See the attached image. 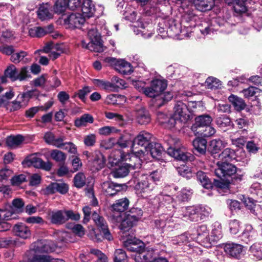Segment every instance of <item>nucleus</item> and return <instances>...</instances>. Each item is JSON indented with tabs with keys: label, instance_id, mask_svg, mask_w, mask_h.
I'll return each instance as SVG.
<instances>
[{
	"label": "nucleus",
	"instance_id": "c756f323",
	"mask_svg": "<svg viewBox=\"0 0 262 262\" xmlns=\"http://www.w3.org/2000/svg\"><path fill=\"white\" fill-rule=\"evenodd\" d=\"M13 231L16 235L24 239L28 238L31 236L30 229L23 223L15 225L13 227Z\"/></svg>",
	"mask_w": 262,
	"mask_h": 262
},
{
	"label": "nucleus",
	"instance_id": "aec40b11",
	"mask_svg": "<svg viewBox=\"0 0 262 262\" xmlns=\"http://www.w3.org/2000/svg\"><path fill=\"white\" fill-rule=\"evenodd\" d=\"M48 219L51 223L55 225H61L66 222L64 210H55L50 211L48 213Z\"/></svg>",
	"mask_w": 262,
	"mask_h": 262
},
{
	"label": "nucleus",
	"instance_id": "f3484780",
	"mask_svg": "<svg viewBox=\"0 0 262 262\" xmlns=\"http://www.w3.org/2000/svg\"><path fill=\"white\" fill-rule=\"evenodd\" d=\"M152 138V135L150 133L146 132H141L140 134L134 139L132 144V150L134 152L133 156H135V148L136 145H140L141 146L149 145V141Z\"/></svg>",
	"mask_w": 262,
	"mask_h": 262
},
{
	"label": "nucleus",
	"instance_id": "a19ab883",
	"mask_svg": "<svg viewBox=\"0 0 262 262\" xmlns=\"http://www.w3.org/2000/svg\"><path fill=\"white\" fill-rule=\"evenodd\" d=\"M226 143L220 139L212 140L209 144V148L212 154H216L221 150L226 145Z\"/></svg>",
	"mask_w": 262,
	"mask_h": 262
},
{
	"label": "nucleus",
	"instance_id": "6ab92c4d",
	"mask_svg": "<svg viewBox=\"0 0 262 262\" xmlns=\"http://www.w3.org/2000/svg\"><path fill=\"white\" fill-rule=\"evenodd\" d=\"M225 252L230 256L239 258L244 252V247L242 245L234 243H228L224 247Z\"/></svg>",
	"mask_w": 262,
	"mask_h": 262
},
{
	"label": "nucleus",
	"instance_id": "9b49d317",
	"mask_svg": "<svg viewBox=\"0 0 262 262\" xmlns=\"http://www.w3.org/2000/svg\"><path fill=\"white\" fill-rule=\"evenodd\" d=\"M190 111L186 104L182 101L177 102L174 107L173 118L181 122H186L190 118Z\"/></svg>",
	"mask_w": 262,
	"mask_h": 262
},
{
	"label": "nucleus",
	"instance_id": "c85d7f7f",
	"mask_svg": "<svg viewBox=\"0 0 262 262\" xmlns=\"http://www.w3.org/2000/svg\"><path fill=\"white\" fill-rule=\"evenodd\" d=\"M35 250L37 252L48 253L55 250V246L50 242H41L38 241L35 243Z\"/></svg>",
	"mask_w": 262,
	"mask_h": 262
},
{
	"label": "nucleus",
	"instance_id": "58836bf2",
	"mask_svg": "<svg viewBox=\"0 0 262 262\" xmlns=\"http://www.w3.org/2000/svg\"><path fill=\"white\" fill-rule=\"evenodd\" d=\"M219 162H228L235 159V154L234 150L227 148L219 155Z\"/></svg>",
	"mask_w": 262,
	"mask_h": 262
},
{
	"label": "nucleus",
	"instance_id": "49530a36",
	"mask_svg": "<svg viewBox=\"0 0 262 262\" xmlns=\"http://www.w3.org/2000/svg\"><path fill=\"white\" fill-rule=\"evenodd\" d=\"M182 28L181 25L179 23H176L175 21H172L167 29V32L171 37H176L180 35L181 30Z\"/></svg>",
	"mask_w": 262,
	"mask_h": 262
},
{
	"label": "nucleus",
	"instance_id": "864d4df0",
	"mask_svg": "<svg viewBox=\"0 0 262 262\" xmlns=\"http://www.w3.org/2000/svg\"><path fill=\"white\" fill-rule=\"evenodd\" d=\"M196 177L198 181L204 188L208 189L211 187V183L204 172L201 171H198Z\"/></svg>",
	"mask_w": 262,
	"mask_h": 262
},
{
	"label": "nucleus",
	"instance_id": "cd10ccee",
	"mask_svg": "<svg viewBox=\"0 0 262 262\" xmlns=\"http://www.w3.org/2000/svg\"><path fill=\"white\" fill-rule=\"evenodd\" d=\"M81 11L82 12L81 14L85 19L93 16L95 11V8L91 0L83 1L81 6Z\"/></svg>",
	"mask_w": 262,
	"mask_h": 262
},
{
	"label": "nucleus",
	"instance_id": "4be33fe9",
	"mask_svg": "<svg viewBox=\"0 0 262 262\" xmlns=\"http://www.w3.org/2000/svg\"><path fill=\"white\" fill-rule=\"evenodd\" d=\"M129 201L126 198L117 200L115 203L112 206L114 211L113 214L119 215V214H122V212L127 209Z\"/></svg>",
	"mask_w": 262,
	"mask_h": 262
},
{
	"label": "nucleus",
	"instance_id": "72a5a7b5",
	"mask_svg": "<svg viewBox=\"0 0 262 262\" xmlns=\"http://www.w3.org/2000/svg\"><path fill=\"white\" fill-rule=\"evenodd\" d=\"M137 119L139 123L146 124L150 121L149 114L145 108L140 107L136 111Z\"/></svg>",
	"mask_w": 262,
	"mask_h": 262
},
{
	"label": "nucleus",
	"instance_id": "79ce46f5",
	"mask_svg": "<svg viewBox=\"0 0 262 262\" xmlns=\"http://www.w3.org/2000/svg\"><path fill=\"white\" fill-rule=\"evenodd\" d=\"M111 91H117L118 89H123L126 87L125 81L117 76H113L110 81Z\"/></svg>",
	"mask_w": 262,
	"mask_h": 262
},
{
	"label": "nucleus",
	"instance_id": "c9c22d12",
	"mask_svg": "<svg viewBox=\"0 0 262 262\" xmlns=\"http://www.w3.org/2000/svg\"><path fill=\"white\" fill-rule=\"evenodd\" d=\"M261 142L259 138H254L246 143V149L250 154H256L260 149Z\"/></svg>",
	"mask_w": 262,
	"mask_h": 262
},
{
	"label": "nucleus",
	"instance_id": "e2e57ef3",
	"mask_svg": "<svg viewBox=\"0 0 262 262\" xmlns=\"http://www.w3.org/2000/svg\"><path fill=\"white\" fill-rule=\"evenodd\" d=\"M29 34L33 37H40L46 34L45 29L41 27H36L31 28L29 30Z\"/></svg>",
	"mask_w": 262,
	"mask_h": 262
},
{
	"label": "nucleus",
	"instance_id": "c03bdc74",
	"mask_svg": "<svg viewBox=\"0 0 262 262\" xmlns=\"http://www.w3.org/2000/svg\"><path fill=\"white\" fill-rule=\"evenodd\" d=\"M206 140L201 138H196L193 141V145L196 151L200 154H204L206 151Z\"/></svg>",
	"mask_w": 262,
	"mask_h": 262
},
{
	"label": "nucleus",
	"instance_id": "412c9836",
	"mask_svg": "<svg viewBox=\"0 0 262 262\" xmlns=\"http://www.w3.org/2000/svg\"><path fill=\"white\" fill-rule=\"evenodd\" d=\"M157 119L159 123L164 128L171 129L176 125L175 119L173 117H169L165 114L159 112L157 115Z\"/></svg>",
	"mask_w": 262,
	"mask_h": 262
},
{
	"label": "nucleus",
	"instance_id": "393cba45",
	"mask_svg": "<svg viewBox=\"0 0 262 262\" xmlns=\"http://www.w3.org/2000/svg\"><path fill=\"white\" fill-rule=\"evenodd\" d=\"M222 237V226L219 223H215L213 225L210 235L208 236L207 243H209L210 247H211L212 243L217 242Z\"/></svg>",
	"mask_w": 262,
	"mask_h": 262
},
{
	"label": "nucleus",
	"instance_id": "7c9ffc66",
	"mask_svg": "<svg viewBox=\"0 0 262 262\" xmlns=\"http://www.w3.org/2000/svg\"><path fill=\"white\" fill-rule=\"evenodd\" d=\"M183 217L193 222L199 221L196 206H188L182 209Z\"/></svg>",
	"mask_w": 262,
	"mask_h": 262
},
{
	"label": "nucleus",
	"instance_id": "9d476101",
	"mask_svg": "<svg viewBox=\"0 0 262 262\" xmlns=\"http://www.w3.org/2000/svg\"><path fill=\"white\" fill-rule=\"evenodd\" d=\"M85 21V17L79 13H72L64 18L63 25L66 28H79Z\"/></svg>",
	"mask_w": 262,
	"mask_h": 262
},
{
	"label": "nucleus",
	"instance_id": "1a4fd4ad",
	"mask_svg": "<svg viewBox=\"0 0 262 262\" xmlns=\"http://www.w3.org/2000/svg\"><path fill=\"white\" fill-rule=\"evenodd\" d=\"M217 168L215 169V175L223 180L227 176H230L235 173L236 168L229 162H217Z\"/></svg>",
	"mask_w": 262,
	"mask_h": 262
},
{
	"label": "nucleus",
	"instance_id": "bf43d9fd",
	"mask_svg": "<svg viewBox=\"0 0 262 262\" xmlns=\"http://www.w3.org/2000/svg\"><path fill=\"white\" fill-rule=\"evenodd\" d=\"M205 85L208 89H216L221 86V82L215 77H209L205 81Z\"/></svg>",
	"mask_w": 262,
	"mask_h": 262
},
{
	"label": "nucleus",
	"instance_id": "f8f14e48",
	"mask_svg": "<svg viewBox=\"0 0 262 262\" xmlns=\"http://www.w3.org/2000/svg\"><path fill=\"white\" fill-rule=\"evenodd\" d=\"M34 92L35 91H28L19 95L16 100L10 102L7 105V109L9 110L11 112H13L18 110L21 107L26 106Z\"/></svg>",
	"mask_w": 262,
	"mask_h": 262
},
{
	"label": "nucleus",
	"instance_id": "0eeeda50",
	"mask_svg": "<svg viewBox=\"0 0 262 262\" xmlns=\"http://www.w3.org/2000/svg\"><path fill=\"white\" fill-rule=\"evenodd\" d=\"M105 62L120 74L127 75L130 74L133 72L131 64L123 59L108 57L105 59Z\"/></svg>",
	"mask_w": 262,
	"mask_h": 262
},
{
	"label": "nucleus",
	"instance_id": "e433bc0d",
	"mask_svg": "<svg viewBox=\"0 0 262 262\" xmlns=\"http://www.w3.org/2000/svg\"><path fill=\"white\" fill-rule=\"evenodd\" d=\"M37 16L41 20H48L53 17V14L50 11L48 4L41 5L37 11Z\"/></svg>",
	"mask_w": 262,
	"mask_h": 262
},
{
	"label": "nucleus",
	"instance_id": "473e14b6",
	"mask_svg": "<svg viewBox=\"0 0 262 262\" xmlns=\"http://www.w3.org/2000/svg\"><path fill=\"white\" fill-rule=\"evenodd\" d=\"M124 246L130 251H135L137 250L138 245H139L141 242L133 236H129L121 238Z\"/></svg>",
	"mask_w": 262,
	"mask_h": 262
},
{
	"label": "nucleus",
	"instance_id": "a211bd4d",
	"mask_svg": "<svg viewBox=\"0 0 262 262\" xmlns=\"http://www.w3.org/2000/svg\"><path fill=\"white\" fill-rule=\"evenodd\" d=\"M212 121V119L209 115L199 116L195 118V122L192 125L191 129L194 133H195L199 129L210 125Z\"/></svg>",
	"mask_w": 262,
	"mask_h": 262
},
{
	"label": "nucleus",
	"instance_id": "f257e3e1",
	"mask_svg": "<svg viewBox=\"0 0 262 262\" xmlns=\"http://www.w3.org/2000/svg\"><path fill=\"white\" fill-rule=\"evenodd\" d=\"M142 215V212L141 210H138L137 215L134 214L133 212L128 214H112L114 221L117 223H120L119 228L122 233L121 238L130 236V230Z\"/></svg>",
	"mask_w": 262,
	"mask_h": 262
},
{
	"label": "nucleus",
	"instance_id": "0e129e2a",
	"mask_svg": "<svg viewBox=\"0 0 262 262\" xmlns=\"http://www.w3.org/2000/svg\"><path fill=\"white\" fill-rule=\"evenodd\" d=\"M75 186L77 188L83 187L85 184V176L83 173L78 172L74 178Z\"/></svg>",
	"mask_w": 262,
	"mask_h": 262
},
{
	"label": "nucleus",
	"instance_id": "ddd939ff",
	"mask_svg": "<svg viewBox=\"0 0 262 262\" xmlns=\"http://www.w3.org/2000/svg\"><path fill=\"white\" fill-rule=\"evenodd\" d=\"M139 161V159L134 156L133 155H124L120 150H116L113 151L108 157V163L111 166L117 165L121 161Z\"/></svg>",
	"mask_w": 262,
	"mask_h": 262
},
{
	"label": "nucleus",
	"instance_id": "423d86ee",
	"mask_svg": "<svg viewBox=\"0 0 262 262\" xmlns=\"http://www.w3.org/2000/svg\"><path fill=\"white\" fill-rule=\"evenodd\" d=\"M39 153H35L28 156L23 161L22 164L24 166H33L37 168H41L47 171L50 170L52 167V164L50 162L43 161L38 156Z\"/></svg>",
	"mask_w": 262,
	"mask_h": 262
},
{
	"label": "nucleus",
	"instance_id": "338daca9",
	"mask_svg": "<svg viewBox=\"0 0 262 262\" xmlns=\"http://www.w3.org/2000/svg\"><path fill=\"white\" fill-rule=\"evenodd\" d=\"M127 258L126 253L121 249L116 250L114 253V262H125Z\"/></svg>",
	"mask_w": 262,
	"mask_h": 262
},
{
	"label": "nucleus",
	"instance_id": "37998d69",
	"mask_svg": "<svg viewBox=\"0 0 262 262\" xmlns=\"http://www.w3.org/2000/svg\"><path fill=\"white\" fill-rule=\"evenodd\" d=\"M249 252L256 258L262 259V243H254L250 246Z\"/></svg>",
	"mask_w": 262,
	"mask_h": 262
},
{
	"label": "nucleus",
	"instance_id": "69168bd1",
	"mask_svg": "<svg viewBox=\"0 0 262 262\" xmlns=\"http://www.w3.org/2000/svg\"><path fill=\"white\" fill-rule=\"evenodd\" d=\"M216 122L217 125L222 128L229 126L231 124L230 119L226 116L218 117L216 119Z\"/></svg>",
	"mask_w": 262,
	"mask_h": 262
},
{
	"label": "nucleus",
	"instance_id": "774afa93",
	"mask_svg": "<svg viewBox=\"0 0 262 262\" xmlns=\"http://www.w3.org/2000/svg\"><path fill=\"white\" fill-rule=\"evenodd\" d=\"M51 258L47 255L35 254L32 258L29 259V262H51Z\"/></svg>",
	"mask_w": 262,
	"mask_h": 262
},
{
	"label": "nucleus",
	"instance_id": "4d7b16f0",
	"mask_svg": "<svg viewBox=\"0 0 262 262\" xmlns=\"http://www.w3.org/2000/svg\"><path fill=\"white\" fill-rule=\"evenodd\" d=\"M69 5L67 0H57L54 6L56 13L60 14L64 12Z\"/></svg>",
	"mask_w": 262,
	"mask_h": 262
},
{
	"label": "nucleus",
	"instance_id": "13d9d810",
	"mask_svg": "<svg viewBox=\"0 0 262 262\" xmlns=\"http://www.w3.org/2000/svg\"><path fill=\"white\" fill-rule=\"evenodd\" d=\"M215 132L216 130L215 128L209 125L208 126L204 127V128L199 129L198 131L194 133V134L205 137H209L213 135Z\"/></svg>",
	"mask_w": 262,
	"mask_h": 262
},
{
	"label": "nucleus",
	"instance_id": "5fc2aeb1",
	"mask_svg": "<svg viewBox=\"0 0 262 262\" xmlns=\"http://www.w3.org/2000/svg\"><path fill=\"white\" fill-rule=\"evenodd\" d=\"M120 133V130L114 126H105L98 129V133L102 136H107Z\"/></svg>",
	"mask_w": 262,
	"mask_h": 262
},
{
	"label": "nucleus",
	"instance_id": "bb28decb",
	"mask_svg": "<svg viewBox=\"0 0 262 262\" xmlns=\"http://www.w3.org/2000/svg\"><path fill=\"white\" fill-rule=\"evenodd\" d=\"M256 234L251 225H246L241 235V239L244 243L248 244L256 237Z\"/></svg>",
	"mask_w": 262,
	"mask_h": 262
},
{
	"label": "nucleus",
	"instance_id": "2eb2a0df",
	"mask_svg": "<svg viewBox=\"0 0 262 262\" xmlns=\"http://www.w3.org/2000/svg\"><path fill=\"white\" fill-rule=\"evenodd\" d=\"M92 219L103 233L104 237L108 241L112 240L113 237L108 230V226L104 218L94 211L92 214Z\"/></svg>",
	"mask_w": 262,
	"mask_h": 262
},
{
	"label": "nucleus",
	"instance_id": "6e6d98bb",
	"mask_svg": "<svg viewBox=\"0 0 262 262\" xmlns=\"http://www.w3.org/2000/svg\"><path fill=\"white\" fill-rule=\"evenodd\" d=\"M50 155L51 158L57 162L63 163L67 158V156L63 152L57 149L52 150Z\"/></svg>",
	"mask_w": 262,
	"mask_h": 262
},
{
	"label": "nucleus",
	"instance_id": "4468645a",
	"mask_svg": "<svg viewBox=\"0 0 262 262\" xmlns=\"http://www.w3.org/2000/svg\"><path fill=\"white\" fill-rule=\"evenodd\" d=\"M141 165V163L139 162H136L134 164L132 163H123L114 168L112 171L111 174L116 178H123L128 174L130 169L139 168Z\"/></svg>",
	"mask_w": 262,
	"mask_h": 262
},
{
	"label": "nucleus",
	"instance_id": "7ed1b4c3",
	"mask_svg": "<svg viewBox=\"0 0 262 262\" xmlns=\"http://www.w3.org/2000/svg\"><path fill=\"white\" fill-rule=\"evenodd\" d=\"M88 35L90 41L87 43L85 41H81V45L83 48L96 52H102L104 51L100 35L94 26H91L88 29Z\"/></svg>",
	"mask_w": 262,
	"mask_h": 262
},
{
	"label": "nucleus",
	"instance_id": "ea45409f",
	"mask_svg": "<svg viewBox=\"0 0 262 262\" xmlns=\"http://www.w3.org/2000/svg\"><path fill=\"white\" fill-rule=\"evenodd\" d=\"M250 193L256 200V201H262V186L259 183L252 184L249 189Z\"/></svg>",
	"mask_w": 262,
	"mask_h": 262
},
{
	"label": "nucleus",
	"instance_id": "5701e85b",
	"mask_svg": "<svg viewBox=\"0 0 262 262\" xmlns=\"http://www.w3.org/2000/svg\"><path fill=\"white\" fill-rule=\"evenodd\" d=\"M102 189L106 195L113 196L117 193L121 189V185L112 182H104L102 185Z\"/></svg>",
	"mask_w": 262,
	"mask_h": 262
},
{
	"label": "nucleus",
	"instance_id": "a878e982",
	"mask_svg": "<svg viewBox=\"0 0 262 262\" xmlns=\"http://www.w3.org/2000/svg\"><path fill=\"white\" fill-rule=\"evenodd\" d=\"M138 26L140 29H137V30H136L135 29L134 32L137 35L141 34L144 38H148L154 34V29L151 25H144L141 22H138Z\"/></svg>",
	"mask_w": 262,
	"mask_h": 262
},
{
	"label": "nucleus",
	"instance_id": "f704fd0d",
	"mask_svg": "<svg viewBox=\"0 0 262 262\" xmlns=\"http://www.w3.org/2000/svg\"><path fill=\"white\" fill-rule=\"evenodd\" d=\"M193 4L198 10L206 11L212 9L214 2L213 0H193Z\"/></svg>",
	"mask_w": 262,
	"mask_h": 262
},
{
	"label": "nucleus",
	"instance_id": "6e6552de",
	"mask_svg": "<svg viewBox=\"0 0 262 262\" xmlns=\"http://www.w3.org/2000/svg\"><path fill=\"white\" fill-rule=\"evenodd\" d=\"M154 188V185L150 182L147 175H141L135 182V189L137 194H149Z\"/></svg>",
	"mask_w": 262,
	"mask_h": 262
},
{
	"label": "nucleus",
	"instance_id": "052dcab7",
	"mask_svg": "<svg viewBox=\"0 0 262 262\" xmlns=\"http://www.w3.org/2000/svg\"><path fill=\"white\" fill-rule=\"evenodd\" d=\"M198 214L199 215V221L204 219L205 217L208 216L211 213V209L207 206L202 205L197 206Z\"/></svg>",
	"mask_w": 262,
	"mask_h": 262
},
{
	"label": "nucleus",
	"instance_id": "de8ad7c7",
	"mask_svg": "<svg viewBox=\"0 0 262 262\" xmlns=\"http://www.w3.org/2000/svg\"><path fill=\"white\" fill-rule=\"evenodd\" d=\"M96 157L93 161V166L97 170H99L104 167L105 163L104 156L100 152H96Z\"/></svg>",
	"mask_w": 262,
	"mask_h": 262
},
{
	"label": "nucleus",
	"instance_id": "2f4dec72",
	"mask_svg": "<svg viewBox=\"0 0 262 262\" xmlns=\"http://www.w3.org/2000/svg\"><path fill=\"white\" fill-rule=\"evenodd\" d=\"M154 255V251L144 250L141 252L135 253L133 256L136 262H149Z\"/></svg>",
	"mask_w": 262,
	"mask_h": 262
},
{
	"label": "nucleus",
	"instance_id": "603ef678",
	"mask_svg": "<svg viewBox=\"0 0 262 262\" xmlns=\"http://www.w3.org/2000/svg\"><path fill=\"white\" fill-rule=\"evenodd\" d=\"M18 69L13 64H11L5 70V76L11 79L13 81L17 80V75L18 74Z\"/></svg>",
	"mask_w": 262,
	"mask_h": 262
},
{
	"label": "nucleus",
	"instance_id": "20e7f679",
	"mask_svg": "<svg viewBox=\"0 0 262 262\" xmlns=\"http://www.w3.org/2000/svg\"><path fill=\"white\" fill-rule=\"evenodd\" d=\"M144 149L145 151L140 149L135 151L136 157L139 159L138 162L140 163L141 159L145 155H150L153 158L160 160L162 155L165 154L163 147L159 143L151 142L147 147L145 146Z\"/></svg>",
	"mask_w": 262,
	"mask_h": 262
},
{
	"label": "nucleus",
	"instance_id": "b1692460",
	"mask_svg": "<svg viewBox=\"0 0 262 262\" xmlns=\"http://www.w3.org/2000/svg\"><path fill=\"white\" fill-rule=\"evenodd\" d=\"M197 240L201 242L204 247H210L209 243H207L208 240V231L206 225H202L199 226L197 229Z\"/></svg>",
	"mask_w": 262,
	"mask_h": 262
},
{
	"label": "nucleus",
	"instance_id": "680f3d73",
	"mask_svg": "<svg viewBox=\"0 0 262 262\" xmlns=\"http://www.w3.org/2000/svg\"><path fill=\"white\" fill-rule=\"evenodd\" d=\"M178 173L183 177L187 179H189L192 177L194 172H193L192 170L188 166L183 165H181L177 169Z\"/></svg>",
	"mask_w": 262,
	"mask_h": 262
},
{
	"label": "nucleus",
	"instance_id": "dca6fc26",
	"mask_svg": "<svg viewBox=\"0 0 262 262\" xmlns=\"http://www.w3.org/2000/svg\"><path fill=\"white\" fill-rule=\"evenodd\" d=\"M171 217L167 215H162L154 221L155 227L161 233L170 230L172 228Z\"/></svg>",
	"mask_w": 262,
	"mask_h": 262
},
{
	"label": "nucleus",
	"instance_id": "a18cd8bd",
	"mask_svg": "<svg viewBox=\"0 0 262 262\" xmlns=\"http://www.w3.org/2000/svg\"><path fill=\"white\" fill-rule=\"evenodd\" d=\"M24 137L21 135L11 136L7 137L6 144L10 148H16L24 141Z\"/></svg>",
	"mask_w": 262,
	"mask_h": 262
},
{
	"label": "nucleus",
	"instance_id": "4c0bfd02",
	"mask_svg": "<svg viewBox=\"0 0 262 262\" xmlns=\"http://www.w3.org/2000/svg\"><path fill=\"white\" fill-rule=\"evenodd\" d=\"M94 122L93 117L89 114H84L80 117L76 118L74 121V125L77 127L86 126L89 123Z\"/></svg>",
	"mask_w": 262,
	"mask_h": 262
},
{
	"label": "nucleus",
	"instance_id": "8fccbe9b",
	"mask_svg": "<svg viewBox=\"0 0 262 262\" xmlns=\"http://www.w3.org/2000/svg\"><path fill=\"white\" fill-rule=\"evenodd\" d=\"M50 49H53L61 54L67 51V47L63 43L53 45L52 43L46 45L43 48V51L47 53L50 51Z\"/></svg>",
	"mask_w": 262,
	"mask_h": 262
},
{
	"label": "nucleus",
	"instance_id": "f03ea898",
	"mask_svg": "<svg viewBox=\"0 0 262 262\" xmlns=\"http://www.w3.org/2000/svg\"><path fill=\"white\" fill-rule=\"evenodd\" d=\"M167 141L169 146L167 149V153L170 156L183 161H192L194 160V157L192 154L186 151L184 147H180L181 143L179 139L169 137Z\"/></svg>",
	"mask_w": 262,
	"mask_h": 262
},
{
	"label": "nucleus",
	"instance_id": "3c124183",
	"mask_svg": "<svg viewBox=\"0 0 262 262\" xmlns=\"http://www.w3.org/2000/svg\"><path fill=\"white\" fill-rule=\"evenodd\" d=\"M0 211L2 213V221H3V224H4L6 226V229H4V230H6L8 229L10 226L8 224H5V221L11 220L13 219H15V217H13V215L15 212L12 210H9L8 209H0Z\"/></svg>",
	"mask_w": 262,
	"mask_h": 262
},
{
	"label": "nucleus",
	"instance_id": "09e8293b",
	"mask_svg": "<svg viewBox=\"0 0 262 262\" xmlns=\"http://www.w3.org/2000/svg\"><path fill=\"white\" fill-rule=\"evenodd\" d=\"M230 102H231L235 109L237 111L243 110L245 106L244 100L236 96L231 95L229 97Z\"/></svg>",
	"mask_w": 262,
	"mask_h": 262
},
{
	"label": "nucleus",
	"instance_id": "39448f33",
	"mask_svg": "<svg viewBox=\"0 0 262 262\" xmlns=\"http://www.w3.org/2000/svg\"><path fill=\"white\" fill-rule=\"evenodd\" d=\"M167 87L166 81L164 79H154L151 81L150 85L146 87L144 94L150 98L159 97Z\"/></svg>",
	"mask_w": 262,
	"mask_h": 262
}]
</instances>
